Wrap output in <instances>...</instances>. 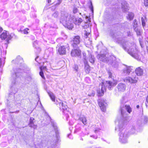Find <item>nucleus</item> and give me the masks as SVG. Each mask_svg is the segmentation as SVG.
I'll use <instances>...</instances> for the list:
<instances>
[{"mask_svg":"<svg viewBox=\"0 0 148 148\" xmlns=\"http://www.w3.org/2000/svg\"><path fill=\"white\" fill-rule=\"evenodd\" d=\"M142 119L143 122L145 123H147L148 121V117L146 116H144L142 117Z\"/></svg>","mask_w":148,"mask_h":148,"instance_id":"obj_25","label":"nucleus"},{"mask_svg":"<svg viewBox=\"0 0 148 148\" xmlns=\"http://www.w3.org/2000/svg\"><path fill=\"white\" fill-rule=\"evenodd\" d=\"M144 4L145 6H148V0H144Z\"/></svg>","mask_w":148,"mask_h":148,"instance_id":"obj_34","label":"nucleus"},{"mask_svg":"<svg viewBox=\"0 0 148 148\" xmlns=\"http://www.w3.org/2000/svg\"><path fill=\"white\" fill-rule=\"evenodd\" d=\"M140 107V106L139 105H137L136 106V108L137 109H138Z\"/></svg>","mask_w":148,"mask_h":148,"instance_id":"obj_48","label":"nucleus"},{"mask_svg":"<svg viewBox=\"0 0 148 148\" xmlns=\"http://www.w3.org/2000/svg\"><path fill=\"white\" fill-rule=\"evenodd\" d=\"M97 57L99 60L102 62H106L108 63H111L112 62V61H110V56H107L105 53L98 54Z\"/></svg>","mask_w":148,"mask_h":148,"instance_id":"obj_7","label":"nucleus"},{"mask_svg":"<svg viewBox=\"0 0 148 148\" xmlns=\"http://www.w3.org/2000/svg\"><path fill=\"white\" fill-rule=\"evenodd\" d=\"M95 92H92L91 94H89L88 95L90 96H92L94 97L95 95Z\"/></svg>","mask_w":148,"mask_h":148,"instance_id":"obj_41","label":"nucleus"},{"mask_svg":"<svg viewBox=\"0 0 148 148\" xmlns=\"http://www.w3.org/2000/svg\"><path fill=\"white\" fill-rule=\"evenodd\" d=\"M15 60L17 63H21L23 61L22 58L19 56H18Z\"/></svg>","mask_w":148,"mask_h":148,"instance_id":"obj_26","label":"nucleus"},{"mask_svg":"<svg viewBox=\"0 0 148 148\" xmlns=\"http://www.w3.org/2000/svg\"><path fill=\"white\" fill-rule=\"evenodd\" d=\"M21 71V69L18 68L13 69L12 71L11 81L12 86L11 87V90L14 94H15L17 90V88L14 87L13 86L15 84L16 82L18 80L20 73Z\"/></svg>","mask_w":148,"mask_h":148,"instance_id":"obj_5","label":"nucleus"},{"mask_svg":"<svg viewBox=\"0 0 148 148\" xmlns=\"http://www.w3.org/2000/svg\"><path fill=\"white\" fill-rule=\"evenodd\" d=\"M91 137H93L94 138H95V139H96L97 138V137H95L94 136H90Z\"/></svg>","mask_w":148,"mask_h":148,"instance_id":"obj_49","label":"nucleus"},{"mask_svg":"<svg viewBox=\"0 0 148 148\" xmlns=\"http://www.w3.org/2000/svg\"><path fill=\"white\" fill-rule=\"evenodd\" d=\"M37 41H34V42L33 43V46L34 47H35L36 48L37 47L36 45L37 44Z\"/></svg>","mask_w":148,"mask_h":148,"instance_id":"obj_40","label":"nucleus"},{"mask_svg":"<svg viewBox=\"0 0 148 148\" xmlns=\"http://www.w3.org/2000/svg\"><path fill=\"white\" fill-rule=\"evenodd\" d=\"M116 41L118 44L121 45L126 51H127L128 53L132 56V57L136 59L138 58V56L137 49L136 47V45L133 43L131 44V45L128 48L127 45H128V43L125 42V40L122 38L116 36Z\"/></svg>","mask_w":148,"mask_h":148,"instance_id":"obj_2","label":"nucleus"},{"mask_svg":"<svg viewBox=\"0 0 148 148\" xmlns=\"http://www.w3.org/2000/svg\"><path fill=\"white\" fill-rule=\"evenodd\" d=\"M108 73L109 75V77L113 79L114 77L112 75V73L109 71H108Z\"/></svg>","mask_w":148,"mask_h":148,"instance_id":"obj_33","label":"nucleus"},{"mask_svg":"<svg viewBox=\"0 0 148 148\" xmlns=\"http://www.w3.org/2000/svg\"><path fill=\"white\" fill-rule=\"evenodd\" d=\"M58 12L57 11L54 12L52 15V18H56L58 17Z\"/></svg>","mask_w":148,"mask_h":148,"instance_id":"obj_29","label":"nucleus"},{"mask_svg":"<svg viewBox=\"0 0 148 148\" xmlns=\"http://www.w3.org/2000/svg\"><path fill=\"white\" fill-rule=\"evenodd\" d=\"M1 64H2V62H1V60L0 59V67L1 66Z\"/></svg>","mask_w":148,"mask_h":148,"instance_id":"obj_50","label":"nucleus"},{"mask_svg":"<svg viewBox=\"0 0 148 148\" xmlns=\"http://www.w3.org/2000/svg\"><path fill=\"white\" fill-rule=\"evenodd\" d=\"M132 69L131 67H126L123 69V73L125 75H129Z\"/></svg>","mask_w":148,"mask_h":148,"instance_id":"obj_18","label":"nucleus"},{"mask_svg":"<svg viewBox=\"0 0 148 148\" xmlns=\"http://www.w3.org/2000/svg\"><path fill=\"white\" fill-rule=\"evenodd\" d=\"M116 85V83L110 81H106L104 83V82H102L101 84L99 85V89L97 90L99 96H100L103 95L104 92L106 90L105 85L109 90H110L113 89Z\"/></svg>","mask_w":148,"mask_h":148,"instance_id":"obj_4","label":"nucleus"},{"mask_svg":"<svg viewBox=\"0 0 148 148\" xmlns=\"http://www.w3.org/2000/svg\"><path fill=\"white\" fill-rule=\"evenodd\" d=\"M88 79V78H86V79Z\"/></svg>","mask_w":148,"mask_h":148,"instance_id":"obj_57","label":"nucleus"},{"mask_svg":"<svg viewBox=\"0 0 148 148\" xmlns=\"http://www.w3.org/2000/svg\"><path fill=\"white\" fill-rule=\"evenodd\" d=\"M136 20H134V24L135 25V24H137V23L136 22Z\"/></svg>","mask_w":148,"mask_h":148,"instance_id":"obj_47","label":"nucleus"},{"mask_svg":"<svg viewBox=\"0 0 148 148\" xmlns=\"http://www.w3.org/2000/svg\"><path fill=\"white\" fill-rule=\"evenodd\" d=\"M49 94L51 100L55 102V97L54 95L52 93H49Z\"/></svg>","mask_w":148,"mask_h":148,"instance_id":"obj_27","label":"nucleus"},{"mask_svg":"<svg viewBox=\"0 0 148 148\" xmlns=\"http://www.w3.org/2000/svg\"><path fill=\"white\" fill-rule=\"evenodd\" d=\"M126 87V85L123 83H119L117 86V89L120 92H124L125 90Z\"/></svg>","mask_w":148,"mask_h":148,"instance_id":"obj_12","label":"nucleus"},{"mask_svg":"<svg viewBox=\"0 0 148 148\" xmlns=\"http://www.w3.org/2000/svg\"><path fill=\"white\" fill-rule=\"evenodd\" d=\"M110 60L112 61L111 63H108L109 64L112 65V66L114 68H117L118 66V63L116 60V58L113 56H110Z\"/></svg>","mask_w":148,"mask_h":148,"instance_id":"obj_11","label":"nucleus"},{"mask_svg":"<svg viewBox=\"0 0 148 148\" xmlns=\"http://www.w3.org/2000/svg\"><path fill=\"white\" fill-rule=\"evenodd\" d=\"M135 31L136 32L137 31H138V28H137L136 27L135 29H134Z\"/></svg>","mask_w":148,"mask_h":148,"instance_id":"obj_45","label":"nucleus"},{"mask_svg":"<svg viewBox=\"0 0 148 148\" xmlns=\"http://www.w3.org/2000/svg\"><path fill=\"white\" fill-rule=\"evenodd\" d=\"M34 119L32 117H30V120H29V123H34V122L33 121V120H34Z\"/></svg>","mask_w":148,"mask_h":148,"instance_id":"obj_39","label":"nucleus"},{"mask_svg":"<svg viewBox=\"0 0 148 148\" xmlns=\"http://www.w3.org/2000/svg\"><path fill=\"white\" fill-rule=\"evenodd\" d=\"M70 135H71V134H69L68 135V137H69V136H70Z\"/></svg>","mask_w":148,"mask_h":148,"instance_id":"obj_55","label":"nucleus"},{"mask_svg":"<svg viewBox=\"0 0 148 148\" xmlns=\"http://www.w3.org/2000/svg\"><path fill=\"white\" fill-rule=\"evenodd\" d=\"M74 49L71 51V54L72 56L78 57L80 56L81 54V51L79 49Z\"/></svg>","mask_w":148,"mask_h":148,"instance_id":"obj_14","label":"nucleus"},{"mask_svg":"<svg viewBox=\"0 0 148 148\" xmlns=\"http://www.w3.org/2000/svg\"><path fill=\"white\" fill-rule=\"evenodd\" d=\"M40 69L41 70H40V72L39 73V74H40V76L43 79H45V77L44 75V73L42 71V67H40Z\"/></svg>","mask_w":148,"mask_h":148,"instance_id":"obj_31","label":"nucleus"},{"mask_svg":"<svg viewBox=\"0 0 148 148\" xmlns=\"http://www.w3.org/2000/svg\"><path fill=\"white\" fill-rule=\"evenodd\" d=\"M59 105L60 107H61V106H62V108L63 109L62 111L63 112L65 113V111L66 112H68V110H67L68 107L65 104H64L61 101H60L59 102Z\"/></svg>","mask_w":148,"mask_h":148,"instance_id":"obj_17","label":"nucleus"},{"mask_svg":"<svg viewBox=\"0 0 148 148\" xmlns=\"http://www.w3.org/2000/svg\"><path fill=\"white\" fill-rule=\"evenodd\" d=\"M56 104L57 105L58 104L56 102Z\"/></svg>","mask_w":148,"mask_h":148,"instance_id":"obj_58","label":"nucleus"},{"mask_svg":"<svg viewBox=\"0 0 148 148\" xmlns=\"http://www.w3.org/2000/svg\"><path fill=\"white\" fill-rule=\"evenodd\" d=\"M53 126L55 130L56 136L55 137V140H54L53 141H51L48 142L47 148H53L59 140V137L58 136L59 132L57 130V126L54 124H53Z\"/></svg>","mask_w":148,"mask_h":148,"instance_id":"obj_6","label":"nucleus"},{"mask_svg":"<svg viewBox=\"0 0 148 148\" xmlns=\"http://www.w3.org/2000/svg\"><path fill=\"white\" fill-rule=\"evenodd\" d=\"M120 111L122 118L121 120L116 121V123H117L118 125L115 127V130L119 132V135L120 142L122 143H126L128 142L127 138L129 135L128 131L123 128V124L126 123L129 120V117L127 115L126 111L130 113L132 110L129 106L124 105L123 99L121 101Z\"/></svg>","mask_w":148,"mask_h":148,"instance_id":"obj_1","label":"nucleus"},{"mask_svg":"<svg viewBox=\"0 0 148 148\" xmlns=\"http://www.w3.org/2000/svg\"><path fill=\"white\" fill-rule=\"evenodd\" d=\"M136 32L138 36H140V32L139 30H138V31H137Z\"/></svg>","mask_w":148,"mask_h":148,"instance_id":"obj_43","label":"nucleus"},{"mask_svg":"<svg viewBox=\"0 0 148 148\" xmlns=\"http://www.w3.org/2000/svg\"><path fill=\"white\" fill-rule=\"evenodd\" d=\"M98 102L99 105L101 110L104 112L106 110V106L105 105V102L104 101L101 100H98Z\"/></svg>","mask_w":148,"mask_h":148,"instance_id":"obj_15","label":"nucleus"},{"mask_svg":"<svg viewBox=\"0 0 148 148\" xmlns=\"http://www.w3.org/2000/svg\"><path fill=\"white\" fill-rule=\"evenodd\" d=\"M132 132H131V134L134 133H135V129L133 127V128H132Z\"/></svg>","mask_w":148,"mask_h":148,"instance_id":"obj_44","label":"nucleus"},{"mask_svg":"<svg viewBox=\"0 0 148 148\" xmlns=\"http://www.w3.org/2000/svg\"><path fill=\"white\" fill-rule=\"evenodd\" d=\"M147 21L146 17L145 16H144L141 18L142 23L143 27L145 26L146 25L145 22Z\"/></svg>","mask_w":148,"mask_h":148,"instance_id":"obj_24","label":"nucleus"},{"mask_svg":"<svg viewBox=\"0 0 148 148\" xmlns=\"http://www.w3.org/2000/svg\"><path fill=\"white\" fill-rule=\"evenodd\" d=\"M85 70L86 73H89L90 71V66L88 64L85 65Z\"/></svg>","mask_w":148,"mask_h":148,"instance_id":"obj_28","label":"nucleus"},{"mask_svg":"<svg viewBox=\"0 0 148 148\" xmlns=\"http://www.w3.org/2000/svg\"><path fill=\"white\" fill-rule=\"evenodd\" d=\"M58 2L56 3V5H58L60 4L62 2V0H58Z\"/></svg>","mask_w":148,"mask_h":148,"instance_id":"obj_42","label":"nucleus"},{"mask_svg":"<svg viewBox=\"0 0 148 148\" xmlns=\"http://www.w3.org/2000/svg\"><path fill=\"white\" fill-rule=\"evenodd\" d=\"M80 14H81V13H80Z\"/></svg>","mask_w":148,"mask_h":148,"instance_id":"obj_59","label":"nucleus"},{"mask_svg":"<svg viewBox=\"0 0 148 148\" xmlns=\"http://www.w3.org/2000/svg\"><path fill=\"white\" fill-rule=\"evenodd\" d=\"M29 80H30L31 79V77H29Z\"/></svg>","mask_w":148,"mask_h":148,"instance_id":"obj_54","label":"nucleus"},{"mask_svg":"<svg viewBox=\"0 0 148 148\" xmlns=\"http://www.w3.org/2000/svg\"><path fill=\"white\" fill-rule=\"evenodd\" d=\"M1 38L2 39H6V43H9V40L12 38V36L10 35H7L6 33L3 32L1 35Z\"/></svg>","mask_w":148,"mask_h":148,"instance_id":"obj_13","label":"nucleus"},{"mask_svg":"<svg viewBox=\"0 0 148 148\" xmlns=\"http://www.w3.org/2000/svg\"><path fill=\"white\" fill-rule=\"evenodd\" d=\"M98 130H95V133H96L97 132H98Z\"/></svg>","mask_w":148,"mask_h":148,"instance_id":"obj_51","label":"nucleus"},{"mask_svg":"<svg viewBox=\"0 0 148 148\" xmlns=\"http://www.w3.org/2000/svg\"><path fill=\"white\" fill-rule=\"evenodd\" d=\"M134 16V14L132 12H129L128 16L127 17V19H129L130 20H131L133 19Z\"/></svg>","mask_w":148,"mask_h":148,"instance_id":"obj_23","label":"nucleus"},{"mask_svg":"<svg viewBox=\"0 0 148 148\" xmlns=\"http://www.w3.org/2000/svg\"><path fill=\"white\" fill-rule=\"evenodd\" d=\"M75 16L70 14L65 13L62 14L60 22L63 25L69 29H71L73 27V21Z\"/></svg>","mask_w":148,"mask_h":148,"instance_id":"obj_3","label":"nucleus"},{"mask_svg":"<svg viewBox=\"0 0 148 148\" xmlns=\"http://www.w3.org/2000/svg\"><path fill=\"white\" fill-rule=\"evenodd\" d=\"M46 68L45 67H43V69H45Z\"/></svg>","mask_w":148,"mask_h":148,"instance_id":"obj_56","label":"nucleus"},{"mask_svg":"<svg viewBox=\"0 0 148 148\" xmlns=\"http://www.w3.org/2000/svg\"><path fill=\"white\" fill-rule=\"evenodd\" d=\"M89 60L90 62L93 63L95 62V58L94 56L90 54L89 56Z\"/></svg>","mask_w":148,"mask_h":148,"instance_id":"obj_21","label":"nucleus"},{"mask_svg":"<svg viewBox=\"0 0 148 148\" xmlns=\"http://www.w3.org/2000/svg\"><path fill=\"white\" fill-rule=\"evenodd\" d=\"M89 34V33H88L87 32H86L84 34V37L86 38H87L88 35Z\"/></svg>","mask_w":148,"mask_h":148,"instance_id":"obj_36","label":"nucleus"},{"mask_svg":"<svg viewBox=\"0 0 148 148\" xmlns=\"http://www.w3.org/2000/svg\"><path fill=\"white\" fill-rule=\"evenodd\" d=\"M73 43L72 44V46L74 49L78 48V45L80 42V38L78 36H75L73 38Z\"/></svg>","mask_w":148,"mask_h":148,"instance_id":"obj_9","label":"nucleus"},{"mask_svg":"<svg viewBox=\"0 0 148 148\" xmlns=\"http://www.w3.org/2000/svg\"><path fill=\"white\" fill-rule=\"evenodd\" d=\"M29 126L33 128L34 129H35L37 128V126L36 125H35L34 123H29Z\"/></svg>","mask_w":148,"mask_h":148,"instance_id":"obj_30","label":"nucleus"},{"mask_svg":"<svg viewBox=\"0 0 148 148\" xmlns=\"http://www.w3.org/2000/svg\"><path fill=\"white\" fill-rule=\"evenodd\" d=\"M138 78L137 77H126L124 79V81L131 84L135 83L137 82Z\"/></svg>","mask_w":148,"mask_h":148,"instance_id":"obj_10","label":"nucleus"},{"mask_svg":"<svg viewBox=\"0 0 148 148\" xmlns=\"http://www.w3.org/2000/svg\"><path fill=\"white\" fill-rule=\"evenodd\" d=\"M143 69L140 67L137 68L135 70L136 73L138 76L141 75L143 74Z\"/></svg>","mask_w":148,"mask_h":148,"instance_id":"obj_20","label":"nucleus"},{"mask_svg":"<svg viewBox=\"0 0 148 148\" xmlns=\"http://www.w3.org/2000/svg\"><path fill=\"white\" fill-rule=\"evenodd\" d=\"M77 12V8H74L73 10V12L75 14Z\"/></svg>","mask_w":148,"mask_h":148,"instance_id":"obj_37","label":"nucleus"},{"mask_svg":"<svg viewBox=\"0 0 148 148\" xmlns=\"http://www.w3.org/2000/svg\"><path fill=\"white\" fill-rule=\"evenodd\" d=\"M38 58V57H36L35 58V60H36V61H37V60H37V59Z\"/></svg>","mask_w":148,"mask_h":148,"instance_id":"obj_53","label":"nucleus"},{"mask_svg":"<svg viewBox=\"0 0 148 148\" xmlns=\"http://www.w3.org/2000/svg\"><path fill=\"white\" fill-rule=\"evenodd\" d=\"M82 19L81 18H76L75 17V19L73 21V23H74L75 24L77 25H79L81 23L82 21Z\"/></svg>","mask_w":148,"mask_h":148,"instance_id":"obj_19","label":"nucleus"},{"mask_svg":"<svg viewBox=\"0 0 148 148\" xmlns=\"http://www.w3.org/2000/svg\"><path fill=\"white\" fill-rule=\"evenodd\" d=\"M69 47V45L67 43L61 44L58 49L59 53L60 55L65 54L66 52V48H67Z\"/></svg>","mask_w":148,"mask_h":148,"instance_id":"obj_8","label":"nucleus"},{"mask_svg":"<svg viewBox=\"0 0 148 148\" xmlns=\"http://www.w3.org/2000/svg\"><path fill=\"white\" fill-rule=\"evenodd\" d=\"M90 5L89 6V8L90 9L92 12L93 13L94 11L93 8L92 2L91 1H90Z\"/></svg>","mask_w":148,"mask_h":148,"instance_id":"obj_32","label":"nucleus"},{"mask_svg":"<svg viewBox=\"0 0 148 148\" xmlns=\"http://www.w3.org/2000/svg\"><path fill=\"white\" fill-rule=\"evenodd\" d=\"M122 8L123 12H126L129 10V7L128 4L125 1L121 3Z\"/></svg>","mask_w":148,"mask_h":148,"instance_id":"obj_16","label":"nucleus"},{"mask_svg":"<svg viewBox=\"0 0 148 148\" xmlns=\"http://www.w3.org/2000/svg\"><path fill=\"white\" fill-rule=\"evenodd\" d=\"M79 119L85 125L86 124V117L83 116H81L79 118Z\"/></svg>","mask_w":148,"mask_h":148,"instance_id":"obj_22","label":"nucleus"},{"mask_svg":"<svg viewBox=\"0 0 148 148\" xmlns=\"http://www.w3.org/2000/svg\"><path fill=\"white\" fill-rule=\"evenodd\" d=\"M29 30V29L27 28L24 30L23 31V33L24 34H27L28 33V32L27 31Z\"/></svg>","mask_w":148,"mask_h":148,"instance_id":"obj_35","label":"nucleus"},{"mask_svg":"<svg viewBox=\"0 0 148 148\" xmlns=\"http://www.w3.org/2000/svg\"><path fill=\"white\" fill-rule=\"evenodd\" d=\"M3 30L2 28L0 27V33Z\"/></svg>","mask_w":148,"mask_h":148,"instance_id":"obj_46","label":"nucleus"},{"mask_svg":"<svg viewBox=\"0 0 148 148\" xmlns=\"http://www.w3.org/2000/svg\"><path fill=\"white\" fill-rule=\"evenodd\" d=\"M74 70L76 71H78V67L77 65H75L74 67Z\"/></svg>","mask_w":148,"mask_h":148,"instance_id":"obj_38","label":"nucleus"},{"mask_svg":"<svg viewBox=\"0 0 148 148\" xmlns=\"http://www.w3.org/2000/svg\"><path fill=\"white\" fill-rule=\"evenodd\" d=\"M48 3H50L51 2V0H48Z\"/></svg>","mask_w":148,"mask_h":148,"instance_id":"obj_52","label":"nucleus"}]
</instances>
